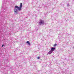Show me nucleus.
Listing matches in <instances>:
<instances>
[{
  "label": "nucleus",
  "mask_w": 74,
  "mask_h": 74,
  "mask_svg": "<svg viewBox=\"0 0 74 74\" xmlns=\"http://www.w3.org/2000/svg\"><path fill=\"white\" fill-rule=\"evenodd\" d=\"M22 7V3H20V7L17 5H16L14 8V12L16 14H18V11L21 10V8Z\"/></svg>",
  "instance_id": "nucleus-1"
},
{
  "label": "nucleus",
  "mask_w": 74,
  "mask_h": 74,
  "mask_svg": "<svg viewBox=\"0 0 74 74\" xmlns=\"http://www.w3.org/2000/svg\"><path fill=\"white\" fill-rule=\"evenodd\" d=\"M3 27L1 25H0V36H1L3 35V33H4V32L3 31Z\"/></svg>",
  "instance_id": "nucleus-2"
},
{
  "label": "nucleus",
  "mask_w": 74,
  "mask_h": 74,
  "mask_svg": "<svg viewBox=\"0 0 74 74\" xmlns=\"http://www.w3.org/2000/svg\"><path fill=\"white\" fill-rule=\"evenodd\" d=\"M39 23L40 25H41L45 24V23H44V20H40Z\"/></svg>",
  "instance_id": "nucleus-3"
},
{
  "label": "nucleus",
  "mask_w": 74,
  "mask_h": 74,
  "mask_svg": "<svg viewBox=\"0 0 74 74\" xmlns=\"http://www.w3.org/2000/svg\"><path fill=\"white\" fill-rule=\"evenodd\" d=\"M55 48L53 47L51 48V51H52V52H53V51H55Z\"/></svg>",
  "instance_id": "nucleus-4"
},
{
  "label": "nucleus",
  "mask_w": 74,
  "mask_h": 74,
  "mask_svg": "<svg viewBox=\"0 0 74 74\" xmlns=\"http://www.w3.org/2000/svg\"><path fill=\"white\" fill-rule=\"evenodd\" d=\"M53 51H49V52H48V53L49 55L50 54H51V53H52Z\"/></svg>",
  "instance_id": "nucleus-5"
},
{
  "label": "nucleus",
  "mask_w": 74,
  "mask_h": 74,
  "mask_svg": "<svg viewBox=\"0 0 74 74\" xmlns=\"http://www.w3.org/2000/svg\"><path fill=\"white\" fill-rule=\"evenodd\" d=\"M26 43L27 44L29 45H30V42H29V41H27L26 42Z\"/></svg>",
  "instance_id": "nucleus-6"
},
{
  "label": "nucleus",
  "mask_w": 74,
  "mask_h": 74,
  "mask_svg": "<svg viewBox=\"0 0 74 74\" xmlns=\"http://www.w3.org/2000/svg\"><path fill=\"white\" fill-rule=\"evenodd\" d=\"M57 44H55V45H54V47H56V45H57Z\"/></svg>",
  "instance_id": "nucleus-7"
},
{
  "label": "nucleus",
  "mask_w": 74,
  "mask_h": 74,
  "mask_svg": "<svg viewBox=\"0 0 74 74\" xmlns=\"http://www.w3.org/2000/svg\"><path fill=\"white\" fill-rule=\"evenodd\" d=\"M67 5L68 7H69V6H70V5H69V3H67Z\"/></svg>",
  "instance_id": "nucleus-8"
},
{
  "label": "nucleus",
  "mask_w": 74,
  "mask_h": 74,
  "mask_svg": "<svg viewBox=\"0 0 74 74\" xmlns=\"http://www.w3.org/2000/svg\"><path fill=\"white\" fill-rule=\"evenodd\" d=\"M4 46V45H2V47H3Z\"/></svg>",
  "instance_id": "nucleus-9"
},
{
  "label": "nucleus",
  "mask_w": 74,
  "mask_h": 74,
  "mask_svg": "<svg viewBox=\"0 0 74 74\" xmlns=\"http://www.w3.org/2000/svg\"><path fill=\"white\" fill-rule=\"evenodd\" d=\"M38 59H40V57H38Z\"/></svg>",
  "instance_id": "nucleus-10"
}]
</instances>
